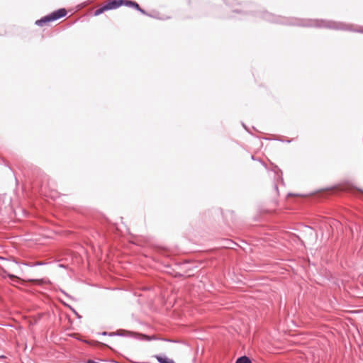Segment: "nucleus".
Returning a JSON list of instances; mask_svg holds the SVG:
<instances>
[{
	"mask_svg": "<svg viewBox=\"0 0 363 363\" xmlns=\"http://www.w3.org/2000/svg\"><path fill=\"white\" fill-rule=\"evenodd\" d=\"M67 14V11L65 9H59L50 15H48L40 20L36 21L35 24L39 26H43L44 25L57 20L62 17H64Z\"/></svg>",
	"mask_w": 363,
	"mask_h": 363,
	"instance_id": "1",
	"label": "nucleus"
},
{
	"mask_svg": "<svg viewBox=\"0 0 363 363\" xmlns=\"http://www.w3.org/2000/svg\"><path fill=\"white\" fill-rule=\"evenodd\" d=\"M123 5L122 0H111L107 2L105 5H104L102 7L96 9L94 11V16H99L104 13L106 11L108 10H112V9H116L119 8L121 6Z\"/></svg>",
	"mask_w": 363,
	"mask_h": 363,
	"instance_id": "2",
	"label": "nucleus"
},
{
	"mask_svg": "<svg viewBox=\"0 0 363 363\" xmlns=\"http://www.w3.org/2000/svg\"><path fill=\"white\" fill-rule=\"evenodd\" d=\"M122 1H123V5H125L126 6H129V7H133L135 9L140 11L143 14L146 13L145 11L140 7L139 4L135 1H132L130 0H122Z\"/></svg>",
	"mask_w": 363,
	"mask_h": 363,
	"instance_id": "3",
	"label": "nucleus"
},
{
	"mask_svg": "<svg viewBox=\"0 0 363 363\" xmlns=\"http://www.w3.org/2000/svg\"><path fill=\"white\" fill-rule=\"evenodd\" d=\"M154 357L160 362V363H176L173 359H171L167 357H162L160 355H155Z\"/></svg>",
	"mask_w": 363,
	"mask_h": 363,
	"instance_id": "4",
	"label": "nucleus"
},
{
	"mask_svg": "<svg viewBox=\"0 0 363 363\" xmlns=\"http://www.w3.org/2000/svg\"><path fill=\"white\" fill-rule=\"evenodd\" d=\"M1 273L6 274L13 281H22V282L25 281L24 280L21 279L19 277H18L15 275L8 274L6 272V271L4 270L3 268H0V274H1Z\"/></svg>",
	"mask_w": 363,
	"mask_h": 363,
	"instance_id": "5",
	"label": "nucleus"
},
{
	"mask_svg": "<svg viewBox=\"0 0 363 363\" xmlns=\"http://www.w3.org/2000/svg\"><path fill=\"white\" fill-rule=\"evenodd\" d=\"M137 336H138V339L142 340L150 341V340H153L156 339L155 336H154V335L149 336V335H143V334H138Z\"/></svg>",
	"mask_w": 363,
	"mask_h": 363,
	"instance_id": "6",
	"label": "nucleus"
},
{
	"mask_svg": "<svg viewBox=\"0 0 363 363\" xmlns=\"http://www.w3.org/2000/svg\"><path fill=\"white\" fill-rule=\"evenodd\" d=\"M236 363H251V362L248 357H242L238 359Z\"/></svg>",
	"mask_w": 363,
	"mask_h": 363,
	"instance_id": "7",
	"label": "nucleus"
},
{
	"mask_svg": "<svg viewBox=\"0 0 363 363\" xmlns=\"http://www.w3.org/2000/svg\"><path fill=\"white\" fill-rule=\"evenodd\" d=\"M28 281L35 282V283H38V284L43 283V281L40 280V279H29Z\"/></svg>",
	"mask_w": 363,
	"mask_h": 363,
	"instance_id": "8",
	"label": "nucleus"
},
{
	"mask_svg": "<svg viewBox=\"0 0 363 363\" xmlns=\"http://www.w3.org/2000/svg\"><path fill=\"white\" fill-rule=\"evenodd\" d=\"M71 335V336H73V337H77V334L74 333V334H72V335Z\"/></svg>",
	"mask_w": 363,
	"mask_h": 363,
	"instance_id": "9",
	"label": "nucleus"
}]
</instances>
